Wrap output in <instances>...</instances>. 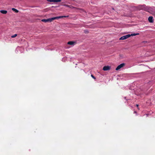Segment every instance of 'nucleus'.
Here are the masks:
<instances>
[{"instance_id":"obj_1","label":"nucleus","mask_w":155,"mask_h":155,"mask_svg":"<svg viewBox=\"0 0 155 155\" xmlns=\"http://www.w3.org/2000/svg\"><path fill=\"white\" fill-rule=\"evenodd\" d=\"M66 16H59L51 18H48L47 19H43L41 20V21L42 22H51L53 20L55 19H57L59 18H61L63 17H65Z\"/></svg>"},{"instance_id":"obj_2","label":"nucleus","mask_w":155,"mask_h":155,"mask_svg":"<svg viewBox=\"0 0 155 155\" xmlns=\"http://www.w3.org/2000/svg\"><path fill=\"white\" fill-rule=\"evenodd\" d=\"M125 65V64L124 63H122L120 64V65H119L116 68V70L117 71H118L121 68L123 67Z\"/></svg>"},{"instance_id":"obj_3","label":"nucleus","mask_w":155,"mask_h":155,"mask_svg":"<svg viewBox=\"0 0 155 155\" xmlns=\"http://www.w3.org/2000/svg\"><path fill=\"white\" fill-rule=\"evenodd\" d=\"M130 37V35H127L125 36H123L119 39L120 40H124Z\"/></svg>"},{"instance_id":"obj_4","label":"nucleus","mask_w":155,"mask_h":155,"mask_svg":"<svg viewBox=\"0 0 155 155\" xmlns=\"http://www.w3.org/2000/svg\"><path fill=\"white\" fill-rule=\"evenodd\" d=\"M110 69V67L109 66H105L103 68V70L104 71L109 70Z\"/></svg>"},{"instance_id":"obj_5","label":"nucleus","mask_w":155,"mask_h":155,"mask_svg":"<svg viewBox=\"0 0 155 155\" xmlns=\"http://www.w3.org/2000/svg\"><path fill=\"white\" fill-rule=\"evenodd\" d=\"M47 1L49 2H60L61 0H47Z\"/></svg>"},{"instance_id":"obj_6","label":"nucleus","mask_w":155,"mask_h":155,"mask_svg":"<svg viewBox=\"0 0 155 155\" xmlns=\"http://www.w3.org/2000/svg\"><path fill=\"white\" fill-rule=\"evenodd\" d=\"M76 43L75 42L73 41H69L68 43V45H74Z\"/></svg>"},{"instance_id":"obj_7","label":"nucleus","mask_w":155,"mask_h":155,"mask_svg":"<svg viewBox=\"0 0 155 155\" xmlns=\"http://www.w3.org/2000/svg\"><path fill=\"white\" fill-rule=\"evenodd\" d=\"M148 20L150 22H152L153 21V18L152 16H150L148 18Z\"/></svg>"},{"instance_id":"obj_8","label":"nucleus","mask_w":155,"mask_h":155,"mask_svg":"<svg viewBox=\"0 0 155 155\" xmlns=\"http://www.w3.org/2000/svg\"><path fill=\"white\" fill-rule=\"evenodd\" d=\"M0 12L3 14H6L7 13V12L6 10H2L0 11Z\"/></svg>"},{"instance_id":"obj_9","label":"nucleus","mask_w":155,"mask_h":155,"mask_svg":"<svg viewBox=\"0 0 155 155\" xmlns=\"http://www.w3.org/2000/svg\"><path fill=\"white\" fill-rule=\"evenodd\" d=\"M12 10L13 11L15 12V13H18V10H17V9H16L14 8H12Z\"/></svg>"},{"instance_id":"obj_10","label":"nucleus","mask_w":155,"mask_h":155,"mask_svg":"<svg viewBox=\"0 0 155 155\" xmlns=\"http://www.w3.org/2000/svg\"><path fill=\"white\" fill-rule=\"evenodd\" d=\"M139 34V33H133V34H131V35H130V37L131 36H134L137 35H138Z\"/></svg>"},{"instance_id":"obj_11","label":"nucleus","mask_w":155,"mask_h":155,"mask_svg":"<svg viewBox=\"0 0 155 155\" xmlns=\"http://www.w3.org/2000/svg\"><path fill=\"white\" fill-rule=\"evenodd\" d=\"M17 36V35L16 34H15L14 35H12L11 37L12 38H14V37H16V36Z\"/></svg>"},{"instance_id":"obj_12","label":"nucleus","mask_w":155,"mask_h":155,"mask_svg":"<svg viewBox=\"0 0 155 155\" xmlns=\"http://www.w3.org/2000/svg\"><path fill=\"white\" fill-rule=\"evenodd\" d=\"M66 6H67L68 7L70 8H72V6H69V5H66Z\"/></svg>"},{"instance_id":"obj_13","label":"nucleus","mask_w":155,"mask_h":155,"mask_svg":"<svg viewBox=\"0 0 155 155\" xmlns=\"http://www.w3.org/2000/svg\"><path fill=\"white\" fill-rule=\"evenodd\" d=\"M91 77H92V78H94V79H95V78L94 77V76H93L92 75H91Z\"/></svg>"},{"instance_id":"obj_14","label":"nucleus","mask_w":155,"mask_h":155,"mask_svg":"<svg viewBox=\"0 0 155 155\" xmlns=\"http://www.w3.org/2000/svg\"><path fill=\"white\" fill-rule=\"evenodd\" d=\"M138 105H137V107H138Z\"/></svg>"}]
</instances>
